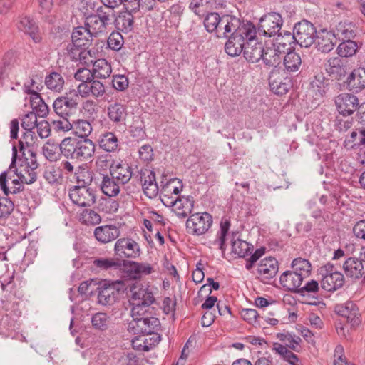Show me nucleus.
Returning a JSON list of instances; mask_svg holds the SVG:
<instances>
[{
  "mask_svg": "<svg viewBox=\"0 0 365 365\" xmlns=\"http://www.w3.org/2000/svg\"><path fill=\"white\" fill-rule=\"evenodd\" d=\"M18 29L28 34L35 43L41 41V34L36 24L28 16L21 17L18 24Z\"/></svg>",
  "mask_w": 365,
  "mask_h": 365,
  "instance_id": "30",
  "label": "nucleus"
},
{
  "mask_svg": "<svg viewBox=\"0 0 365 365\" xmlns=\"http://www.w3.org/2000/svg\"><path fill=\"white\" fill-rule=\"evenodd\" d=\"M69 198L71 202L81 207H90L97 199L96 190L87 186H73L69 189Z\"/></svg>",
  "mask_w": 365,
  "mask_h": 365,
  "instance_id": "6",
  "label": "nucleus"
},
{
  "mask_svg": "<svg viewBox=\"0 0 365 365\" xmlns=\"http://www.w3.org/2000/svg\"><path fill=\"white\" fill-rule=\"evenodd\" d=\"M96 16L108 27L114 23L115 11L103 6H98L94 13Z\"/></svg>",
  "mask_w": 365,
  "mask_h": 365,
  "instance_id": "56",
  "label": "nucleus"
},
{
  "mask_svg": "<svg viewBox=\"0 0 365 365\" xmlns=\"http://www.w3.org/2000/svg\"><path fill=\"white\" fill-rule=\"evenodd\" d=\"M335 40L336 37L334 33L324 29L317 33L314 42L318 51L329 53L334 48L336 43Z\"/></svg>",
  "mask_w": 365,
  "mask_h": 365,
  "instance_id": "26",
  "label": "nucleus"
},
{
  "mask_svg": "<svg viewBox=\"0 0 365 365\" xmlns=\"http://www.w3.org/2000/svg\"><path fill=\"white\" fill-rule=\"evenodd\" d=\"M7 172H3L0 175V186L6 195L11 194H17L24 190V184L18 178L11 180L10 185H6Z\"/></svg>",
  "mask_w": 365,
  "mask_h": 365,
  "instance_id": "39",
  "label": "nucleus"
},
{
  "mask_svg": "<svg viewBox=\"0 0 365 365\" xmlns=\"http://www.w3.org/2000/svg\"><path fill=\"white\" fill-rule=\"evenodd\" d=\"M347 88L354 93H359L365 88V68L354 69L346 80Z\"/></svg>",
  "mask_w": 365,
  "mask_h": 365,
  "instance_id": "29",
  "label": "nucleus"
},
{
  "mask_svg": "<svg viewBox=\"0 0 365 365\" xmlns=\"http://www.w3.org/2000/svg\"><path fill=\"white\" fill-rule=\"evenodd\" d=\"M72 129L79 138H88L93 130L91 123L82 119L74 120Z\"/></svg>",
  "mask_w": 365,
  "mask_h": 365,
  "instance_id": "55",
  "label": "nucleus"
},
{
  "mask_svg": "<svg viewBox=\"0 0 365 365\" xmlns=\"http://www.w3.org/2000/svg\"><path fill=\"white\" fill-rule=\"evenodd\" d=\"M353 125V118L348 115H339L334 120V126L336 130L339 132H346L351 128Z\"/></svg>",
  "mask_w": 365,
  "mask_h": 365,
  "instance_id": "63",
  "label": "nucleus"
},
{
  "mask_svg": "<svg viewBox=\"0 0 365 365\" xmlns=\"http://www.w3.org/2000/svg\"><path fill=\"white\" fill-rule=\"evenodd\" d=\"M358 48V44L356 41L345 40L338 46L337 52L341 57H351L356 53Z\"/></svg>",
  "mask_w": 365,
  "mask_h": 365,
  "instance_id": "58",
  "label": "nucleus"
},
{
  "mask_svg": "<svg viewBox=\"0 0 365 365\" xmlns=\"http://www.w3.org/2000/svg\"><path fill=\"white\" fill-rule=\"evenodd\" d=\"M294 41L301 47L308 48L314 43L317 30L313 24L307 20H302L294 27Z\"/></svg>",
  "mask_w": 365,
  "mask_h": 365,
  "instance_id": "7",
  "label": "nucleus"
},
{
  "mask_svg": "<svg viewBox=\"0 0 365 365\" xmlns=\"http://www.w3.org/2000/svg\"><path fill=\"white\" fill-rule=\"evenodd\" d=\"M365 261L356 258L349 257L343 264V270L347 277L359 279L364 277Z\"/></svg>",
  "mask_w": 365,
  "mask_h": 365,
  "instance_id": "21",
  "label": "nucleus"
},
{
  "mask_svg": "<svg viewBox=\"0 0 365 365\" xmlns=\"http://www.w3.org/2000/svg\"><path fill=\"white\" fill-rule=\"evenodd\" d=\"M61 154L67 159L86 161L91 160L96 152L95 143L88 138H65L59 144Z\"/></svg>",
  "mask_w": 365,
  "mask_h": 365,
  "instance_id": "1",
  "label": "nucleus"
},
{
  "mask_svg": "<svg viewBox=\"0 0 365 365\" xmlns=\"http://www.w3.org/2000/svg\"><path fill=\"white\" fill-rule=\"evenodd\" d=\"M235 236L233 233L231 240L232 252L242 258L250 255L253 251V245L239 238L235 240Z\"/></svg>",
  "mask_w": 365,
  "mask_h": 365,
  "instance_id": "42",
  "label": "nucleus"
},
{
  "mask_svg": "<svg viewBox=\"0 0 365 365\" xmlns=\"http://www.w3.org/2000/svg\"><path fill=\"white\" fill-rule=\"evenodd\" d=\"M230 227L231 221L230 217H222L220 223V230L217 232L216 239L213 242V245H217L222 252L226 250V237Z\"/></svg>",
  "mask_w": 365,
  "mask_h": 365,
  "instance_id": "38",
  "label": "nucleus"
},
{
  "mask_svg": "<svg viewBox=\"0 0 365 365\" xmlns=\"http://www.w3.org/2000/svg\"><path fill=\"white\" fill-rule=\"evenodd\" d=\"M282 55L274 47H268L264 48L263 57L261 59L266 68H277L281 63Z\"/></svg>",
  "mask_w": 365,
  "mask_h": 365,
  "instance_id": "44",
  "label": "nucleus"
},
{
  "mask_svg": "<svg viewBox=\"0 0 365 365\" xmlns=\"http://www.w3.org/2000/svg\"><path fill=\"white\" fill-rule=\"evenodd\" d=\"M130 303L137 302L141 303V304L151 305L155 301L152 292L141 284H133L130 287Z\"/></svg>",
  "mask_w": 365,
  "mask_h": 365,
  "instance_id": "24",
  "label": "nucleus"
},
{
  "mask_svg": "<svg viewBox=\"0 0 365 365\" xmlns=\"http://www.w3.org/2000/svg\"><path fill=\"white\" fill-rule=\"evenodd\" d=\"M161 337L158 333L145 334L135 336L132 340L133 348L138 351H148L153 349L160 341Z\"/></svg>",
  "mask_w": 365,
  "mask_h": 365,
  "instance_id": "22",
  "label": "nucleus"
},
{
  "mask_svg": "<svg viewBox=\"0 0 365 365\" xmlns=\"http://www.w3.org/2000/svg\"><path fill=\"white\" fill-rule=\"evenodd\" d=\"M111 73V65L106 59L99 58L93 63L92 73L95 78H107Z\"/></svg>",
  "mask_w": 365,
  "mask_h": 365,
  "instance_id": "45",
  "label": "nucleus"
},
{
  "mask_svg": "<svg viewBox=\"0 0 365 365\" xmlns=\"http://www.w3.org/2000/svg\"><path fill=\"white\" fill-rule=\"evenodd\" d=\"M320 287L317 281L312 279L307 282L304 285L300 287L298 293L304 296H312L318 302L322 299V294H319Z\"/></svg>",
  "mask_w": 365,
  "mask_h": 365,
  "instance_id": "53",
  "label": "nucleus"
},
{
  "mask_svg": "<svg viewBox=\"0 0 365 365\" xmlns=\"http://www.w3.org/2000/svg\"><path fill=\"white\" fill-rule=\"evenodd\" d=\"M108 116L113 123L117 125L123 124L127 117L125 106L120 103L110 104L108 107Z\"/></svg>",
  "mask_w": 365,
  "mask_h": 365,
  "instance_id": "37",
  "label": "nucleus"
},
{
  "mask_svg": "<svg viewBox=\"0 0 365 365\" xmlns=\"http://www.w3.org/2000/svg\"><path fill=\"white\" fill-rule=\"evenodd\" d=\"M38 138L34 130H25L21 138L19 141V150L22 153L23 155L24 153V146L30 148L37 143Z\"/></svg>",
  "mask_w": 365,
  "mask_h": 365,
  "instance_id": "59",
  "label": "nucleus"
},
{
  "mask_svg": "<svg viewBox=\"0 0 365 365\" xmlns=\"http://www.w3.org/2000/svg\"><path fill=\"white\" fill-rule=\"evenodd\" d=\"M237 27L225 46V52L230 56H238L245 43L256 40L257 29L252 22H241L238 19Z\"/></svg>",
  "mask_w": 365,
  "mask_h": 365,
  "instance_id": "2",
  "label": "nucleus"
},
{
  "mask_svg": "<svg viewBox=\"0 0 365 365\" xmlns=\"http://www.w3.org/2000/svg\"><path fill=\"white\" fill-rule=\"evenodd\" d=\"M122 271L130 279H140L144 276L153 273L155 269L153 266L148 262L123 260Z\"/></svg>",
  "mask_w": 365,
  "mask_h": 365,
  "instance_id": "13",
  "label": "nucleus"
},
{
  "mask_svg": "<svg viewBox=\"0 0 365 365\" xmlns=\"http://www.w3.org/2000/svg\"><path fill=\"white\" fill-rule=\"evenodd\" d=\"M116 180L110 174H102L100 188L102 192L108 197H115L120 192V186Z\"/></svg>",
  "mask_w": 365,
  "mask_h": 365,
  "instance_id": "33",
  "label": "nucleus"
},
{
  "mask_svg": "<svg viewBox=\"0 0 365 365\" xmlns=\"http://www.w3.org/2000/svg\"><path fill=\"white\" fill-rule=\"evenodd\" d=\"M279 262L272 257H265L257 264L255 271H250L256 277L264 284H269L278 273Z\"/></svg>",
  "mask_w": 365,
  "mask_h": 365,
  "instance_id": "9",
  "label": "nucleus"
},
{
  "mask_svg": "<svg viewBox=\"0 0 365 365\" xmlns=\"http://www.w3.org/2000/svg\"><path fill=\"white\" fill-rule=\"evenodd\" d=\"M160 328L159 319L153 317H136L133 319L128 325V332L135 335L158 333Z\"/></svg>",
  "mask_w": 365,
  "mask_h": 365,
  "instance_id": "5",
  "label": "nucleus"
},
{
  "mask_svg": "<svg viewBox=\"0 0 365 365\" xmlns=\"http://www.w3.org/2000/svg\"><path fill=\"white\" fill-rule=\"evenodd\" d=\"M97 143L100 149L106 153H116L120 150V145L117 135L113 132H105L101 133Z\"/></svg>",
  "mask_w": 365,
  "mask_h": 365,
  "instance_id": "23",
  "label": "nucleus"
},
{
  "mask_svg": "<svg viewBox=\"0 0 365 365\" xmlns=\"http://www.w3.org/2000/svg\"><path fill=\"white\" fill-rule=\"evenodd\" d=\"M335 103L339 114L344 115H351L360 106L356 96L346 93L336 96Z\"/></svg>",
  "mask_w": 365,
  "mask_h": 365,
  "instance_id": "15",
  "label": "nucleus"
},
{
  "mask_svg": "<svg viewBox=\"0 0 365 365\" xmlns=\"http://www.w3.org/2000/svg\"><path fill=\"white\" fill-rule=\"evenodd\" d=\"M123 289V284L120 280L112 283L104 282L100 284L98 289V300L103 305L113 304L120 297Z\"/></svg>",
  "mask_w": 365,
  "mask_h": 365,
  "instance_id": "10",
  "label": "nucleus"
},
{
  "mask_svg": "<svg viewBox=\"0 0 365 365\" xmlns=\"http://www.w3.org/2000/svg\"><path fill=\"white\" fill-rule=\"evenodd\" d=\"M319 274L322 277L321 288L328 292H334L343 287L345 284L344 274L331 262L320 267Z\"/></svg>",
  "mask_w": 365,
  "mask_h": 365,
  "instance_id": "4",
  "label": "nucleus"
},
{
  "mask_svg": "<svg viewBox=\"0 0 365 365\" xmlns=\"http://www.w3.org/2000/svg\"><path fill=\"white\" fill-rule=\"evenodd\" d=\"M276 337L282 341L284 344L283 345L287 346V349L294 351H299L302 339L299 336L284 330L282 332L277 333Z\"/></svg>",
  "mask_w": 365,
  "mask_h": 365,
  "instance_id": "40",
  "label": "nucleus"
},
{
  "mask_svg": "<svg viewBox=\"0 0 365 365\" xmlns=\"http://www.w3.org/2000/svg\"><path fill=\"white\" fill-rule=\"evenodd\" d=\"M213 223L212 216L207 212H197L190 215L186 227L193 235H202L208 232Z\"/></svg>",
  "mask_w": 365,
  "mask_h": 365,
  "instance_id": "8",
  "label": "nucleus"
},
{
  "mask_svg": "<svg viewBox=\"0 0 365 365\" xmlns=\"http://www.w3.org/2000/svg\"><path fill=\"white\" fill-rule=\"evenodd\" d=\"M100 209L106 214H113L118 210L119 202L118 200L108 197L103 198L100 202Z\"/></svg>",
  "mask_w": 365,
  "mask_h": 365,
  "instance_id": "61",
  "label": "nucleus"
},
{
  "mask_svg": "<svg viewBox=\"0 0 365 365\" xmlns=\"http://www.w3.org/2000/svg\"><path fill=\"white\" fill-rule=\"evenodd\" d=\"M114 252L120 259H135L140 255L138 243L130 237H121L117 240L114 245Z\"/></svg>",
  "mask_w": 365,
  "mask_h": 365,
  "instance_id": "12",
  "label": "nucleus"
},
{
  "mask_svg": "<svg viewBox=\"0 0 365 365\" xmlns=\"http://www.w3.org/2000/svg\"><path fill=\"white\" fill-rule=\"evenodd\" d=\"M269 84L271 90L279 96L286 94L292 88V81L289 78H282L277 71L273 69L269 76Z\"/></svg>",
  "mask_w": 365,
  "mask_h": 365,
  "instance_id": "20",
  "label": "nucleus"
},
{
  "mask_svg": "<svg viewBox=\"0 0 365 365\" xmlns=\"http://www.w3.org/2000/svg\"><path fill=\"white\" fill-rule=\"evenodd\" d=\"M304 279L300 274H297L293 270L285 271L280 276L279 282L284 289L298 293Z\"/></svg>",
  "mask_w": 365,
  "mask_h": 365,
  "instance_id": "28",
  "label": "nucleus"
},
{
  "mask_svg": "<svg viewBox=\"0 0 365 365\" xmlns=\"http://www.w3.org/2000/svg\"><path fill=\"white\" fill-rule=\"evenodd\" d=\"M273 349L291 365H302L299 357L282 344L274 343Z\"/></svg>",
  "mask_w": 365,
  "mask_h": 365,
  "instance_id": "46",
  "label": "nucleus"
},
{
  "mask_svg": "<svg viewBox=\"0 0 365 365\" xmlns=\"http://www.w3.org/2000/svg\"><path fill=\"white\" fill-rule=\"evenodd\" d=\"M93 327L98 330H106L110 324V317L104 312L96 313L91 319Z\"/></svg>",
  "mask_w": 365,
  "mask_h": 365,
  "instance_id": "60",
  "label": "nucleus"
},
{
  "mask_svg": "<svg viewBox=\"0 0 365 365\" xmlns=\"http://www.w3.org/2000/svg\"><path fill=\"white\" fill-rule=\"evenodd\" d=\"M96 267L101 270H108L113 269L115 270H123V260L115 259L113 258H98L93 261Z\"/></svg>",
  "mask_w": 365,
  "mask_h": 365,
  "instance_id": "50",
  "label": "nucleus"
},
{
  "mask_svg": "<svg viewBox=\"0 0 365 365\" xmlns=\"http://www.w3.org/2000/svg\"><path fill=\"white\" fill-rule=\"evenodd\" d=\"M66 51L68 57H69L71 60L75 61H79L82 62V61L86 58L88 53L86 48L81 46H78L73 41L68 43Z\"/></svg>",
  "mask_w": 365,
  "mask_h": 365,
  "instance_id": "54",
  "label": "nucleus"
},
{
  "mask_svg": "<svg viewBox=\"0 0 365 365\" xmlns=\"http://www.w3.org/2000/svg\"><path fill=\"white\" fill-rule=\"evenodd\" d=\"M238 18L232 15H222L220 16V21L216 29L214 31L217 38H230L232 33L237 28Z\"/></svg>",
  "mask_w": 365,
  "mask_h": 365,
  "instance_id": "17",
  "label": "nucleus"
},
{
  "mask_svg": "<svg viewBox=\"0 0 365 365\" xmlns=\"http://www.w3.org/2000/svg\"><path fill=\"white\" fill-rule=\"evenodd\" d=\"M284 70L288 73H294L299 71L302 66L300 55L294 51H289L283 58Z\"/></svg>",
  "mask_w": 365,
  "mask_h": 365,
  "instance_id": "43",
  "label": "nucleus"
},
{
  "mask_svg": "<svg viewBox=\"0 0 365 365\" xmlns=\"http://www.w3.org/2000/svg\"><path fill=\"white\" fill-rule=\"evenodd\" d=\"M161 189L160 190V197L163 204L166 207H170L177 196H179L182 189V182L178 178H171L166 182H161Z\"/></svg>",
  "mask_w": 365,
  "mask_h": 365,
  "instance_id": "14",
  "label": "nucleus"
},
{
  "mask_svg": "<svg viewBox=\"0 0 365 365\" xmlns=\"http://www.w3.org/2000/svg\"><path fill=\"white\" fill-rule=\"evenodd\" d=\"M120 235V230L115 225H104L95 228L93 235L101 244H107L116 240Z\"/></svg>",
  "mask_w": 365,
  "mask_h": 365,
  "instance_id": "18",
  "label": "nucleus"
},
{
  "mask_svg": "<svg viewBox=\"0 0 365 365\" xmlns=\"http://www.w3.org/2000/svg\"><path fill=\"white\" fill-rule=\"evenodd\" d=\"M133 12L130 10H124L115 14L114 24L117 30L125 34L133 30L135 18Z\"/></svg>",
  "mask_w": 365,
  "mask_h": 365,
  "instance_id": "25",
  "label": "nucleus"
},
{
  "mask_svg": "<svg viewBox=\"0 0 365 365\" xmlns=\"http://www.w3.org/2000/svg\"><path fill=\"white\" fill-rule=\"evenodd\" d=\"M335 37L342 41L351 40L356 36V26L351 22L346 21H340L336 26Z\"/></svg>",
  "mask_w": 365,
  "mask_h": 365,
  "instance_id": "41",
  "label": "nucleus"
},
{
  "mask_svg": "<svg viewBox=\"0 0 365 365\" xmlns=\"http://www.w3.org/2000/svg\"><path fill=\"white\" fill-rule=\"evenodd\" d=\"M88 30L85 26L75 28L71 34L72 41L78 46L88 48L92 43L94 36L91 35Z\"/></svg>",
  "mask_w": 365,
  "mask_h": 365,
  "instance_id": "36",
  "label": "nucleus"
},
{
  "mask_svg": "<svg viewBox=\"0 0 365 365\" xmlns=\"http://www.w3.org/2000/svg\"><path fill=\"white\" fill-rule=\"evenodd\" d=\"M282 24L283 20L279 14L276 12L268 13L259 19L258 33L264 36H274L279 33Z\"/></svg>",
  "mask_w": 365,
  "mask_h": 365,
  "instance_id": "11",
  "label": "nucleus"
},
{
  "mask_svg": "<svg viewBox=\"0 0 365 365\" xmlns=\"http://www.w3.org/2000/svg\"><path fill=\"white\" fill-rule=\"evenodd\" d=\"M64 79L58 72H51L45 78L46 87L53 91L61 92L64 86Z\"/></svg>",
  "mask_w": 365,
  "mask_h": 365,
  "instance_id": "52",
  "label": "nucleus"
},
{
  "mask_svg": "<svg viewBox=\"0 0 365 365\" xmlns=\"http://www.w3.org/2000/svg\"><path fill=\"white\" fill-rule=\"evenodd\" d=\"M243 56L250 63H257L263 57L264 46L256 40L253 42H247L243 46L242 51Z\"/></svg>",
  "mask_w": 365,
  "mask_h": 365,
  "instance_id": "27",
  "label": "nucleus"
},
{
  "mask_svg": "<svg viewBox=\"0 0 365 365\" xmlns=\"http://www.w3.org/2000/svg\"><path fill=\"white\" fill-rule=\"evenodd\" d=\"M110 175L118 183L124 185L128 182L133 176L132 168L128 163H118L110 168Z\"/></svg>",
  "mask_w": 365,
  "mask_h": 365,
  "instance_id": "34",
  "label": "nucleus"
},
{
  "mask_svg": "<svg viewBox=\"0 0 365 365\" xmlns=\"http://www.w3.org/2000/svg\"><path fill=\"white\" fill-rule=\"evenodd\" d=\"M242 318L250 324L255 327L260 325V315L256 309H243L240 312Z\"/></svg>",
  "mask_w": 365,
  "mask_h": 365,
  "instance_id": "62",
  "label": "nucleus"
},
{
  "mask_svg": "<svg viewBox=\"0 0 365 365\" xmlns=\"http://www.w3.org/2000/svg\"><path fill=\"white\" fill-rule=\"evenodd\" d=\"M59 145L54 140H48L42 148V152L45 158L50 162H56L58 159V149Z\"/></svg>",
  "mask_w": 365,
  "mask_h": 365,
  "instance_id": "57",
  "label": "nucleus"
},
{
  "mask_svg": "<svg viewBox=\"0 0 365 365\" xmlns=\"http://www.w3.org/2000/svg\"><path fill=\"white\" fill-rule=\"evenodd\" d=\"M292 269L303 278L308 277L312 271V265L309 260L301 257L294 259L292 262Z\"/></svg>",
  "mask_w": 365,
  "mask_h": 365,
  "instance_id": "51",
  "label": "nucleus"
},
{
  "mask_svg": "<svg viewBox=\"0 0 365 365\" xmlns=\"http://www.w3.org/2000/svg\"><path fill=\"white\" fill-rule=\"evenodd\" d=\"M194 203L195 201L192 196H177L171 202L169 207H173V211L178 217L185 218L191 213L194 207Z\"/></svg>",
  "mask_w": 365,
  "mask_h": 365,
  "instance_id": "19",
  "label": "nucleus"
},
{
  "mask_svg": "<svg viewBox=\"0 0 365 365\" xmlns=\"http://www.w3.org/2000/svg\"><path fill=\"white\" fill-rule=\"evenodd\" d=\"M114 159L110 154H101L96 156L95 160V169L97 173L103 174L102 173H106L108 170L110 171V168L114 167L113 165ZM110 174V172H109Z\"/></svg>",
  "mask_w": 365,
  "mask_h": 365,
  "instance_id": "48",
  "label": "nucleus"
},
{
  "mask_svg": "<svg viewBox=\"0 0 365 365\" xmlns=\"http://www.w3.org/2000/svg\"><path fill=\"white\" fill-rule=\"evenodd\" d=\"M78 220L83 225L94 226L101 222V217L95 210L86 208L78 214Z\"/></svg>",
  "mask_w": 365,
  "mask_h": 365,
  "instance_id": "47",
  "label": "nucleus"
},
{
  "mask_svg": "<svg viewBox=\"0 0 365 365\" xmlns=\"http://www.w3.org/2000/svg\"><path fill=\"white\" fill-rule=\"evenodd\" d=\"M324 68L328 75L336 80H340L346 75V68L339 57L329 58L324 63Z\"/></svg>",
  "mask_w": 365,
  "mask_h": 365,
  "instance_id": "31",
  "label": "nucleus"
},
{
  "mask_svg": "<svg viewBox=\"0 0 365 365\" xmlns=\"http://www.w3.org/2000/svg\"><path fill=\"white\" fill-rule=\"evenodd\" d=\"M277 36L274 40L273 47L282 54L287 53L289 51H294L293 44L296 43L293 34L285 31L282 35V33L277 34Z\"/></svg>",
  "mask_w": 365,
  "mask_h": 365,
  "instance_id": "32",
  "label": "nucleus"
},
{
  "mask_svg": "<svg viewBox=\"0 0 365 365\" xmlns=\"http://www.w3.org/2000/svg\"><path fill=\"white\" fill-rule=\"evenodd\" d=\"M93 173L91 170L83 165H78L76 168V172L74 174L76 186H87L91 184L93 181Z\"/></svg>",
  "mask_w": 365,
  "mask_h": 365,
  "instance_id": "49",
  "label": "nucleus"
},
{
  "mask_svg": "<svg viewBox=\"0 0 365 365\" xmlns=\"http://www.w3.org/2000/svg\"><path fill=\"white\" fill-rule=\"evenodd\" d=\"M60 98L63 100L62 101L63 104H65V106H66V108L71 114L73 111L76 109L78 104L79 96L77 92L73 91L66 96H61Z\"/></svg>",
  "mask_w": 365,
  "mask_h": 365,
  "instance_id": "64",
  "label": "nucleus"
},
{
  "mask_svg": "<svg viewBox=\"0 0 365 365\" xmlns=\"http://www.w3.org/2000/svg\"><path fill=\"white\" fill-rule=\"evenodd\" d=\"M12 158L11 163L9 165V169L13 170L20 179L22 182L27 185H31L36 181L37 180V172L36 170L38 168V163L37 162L36 154L29 150L30 153V161L28 158H25L24 160L19 159L21 163L16 168V163L17 160V149L16 146H13L12 149Z\"/></svg>",
  "mask_w": 365,
  "mask_h": 365,
  "instance_id": "3",
  "label": "nucleus"
},
{
  "mask_svg": "<svg viewBox=\"0 0 365 365\" xmlns=\"http://www.w3.org/2000/svg\"><path fill=\"white\" fill-rule=\"evenodd\" d=\"M85 26L94 37H99L107 33L108 26H106L93 13L88 15L85 19Z\"/></svg>",
  "mask_w": 365,
  "mask_h": 365,
  "instance_id": "35",
  "label": "nucleus"
},
{
  "mask_svg": "<svg viewBox=\"0 0 365 365\" xmlns=\"http://www.w3.org/2000/svg\"><path fill=\"white\" fill-rule=\"evenodd\" d=\"M336 312L346 317L347 322L353 327L359 326L361 323V316L359 307L353 302H346L344 304L337 305Z\"/></svg>",
  "mask_w": 365,
  "mask_h": 365,
  "instance_id": "16",
  "label": "nucleus"
}]
</instances>
